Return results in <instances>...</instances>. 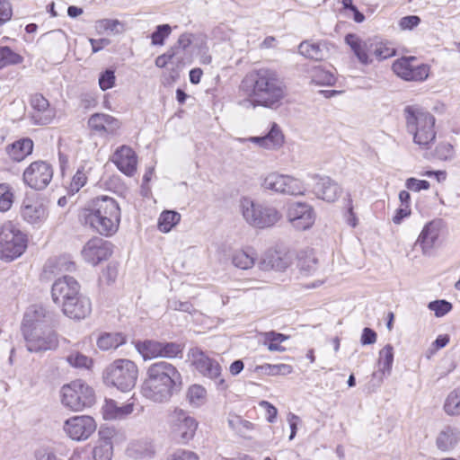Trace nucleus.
I'll use <instances>...</instances> for the list:
<instances>
[{
	"label": "nucleus",
	"mask_w": 460,
	"mask_h": 460,
	"mask_svg": "<svg viewBox=\"0 0 460 460\" xmlns=\"http://www.w3.org/2000/svg\"><path fill=\"white\" fill-rule=\"evenodd\" d=\"M255 254L254 252L246 251H237L233 254L232 262L239 269L248 270L254 265Z\"/></svg>",
	"instance_id": "47"
},
{
	"label": "nucleus",
	"mask_w": 460,
	"mask_h": 460,
	"mask_svg": "<svg viewBox=\"0 0 460 460\" xmlns=\"http://www.w3.org/2000/svg\"><path fill=\"white\" fill-rule=\"evenodd\" d=\"M99 433L102 437L93 450V460H111L113 454L112 442L110 438L103 437V430Z\"/></svg>",
	"instance_id": "36"
},
{
	"label": "nucleus",
	"mask_w": 460,
	"mask_h": 460,
	"mask_svg": "<svg viewBox=\"0 0 460 460\" xmlns=\"http://www.w3.org/2000/svg\"><path fill=\"white\" fill-rule=\"evenodd\" d=\"M317 262L318 260L312 249L301 251L298 254L297 267L304 276L313 274L317 269Z\"/></svg>",
	"instance_id": "33"
},
{
	"label": "nucleus",
	"mask_w": 460,
	"mask_h": 460,
	"mask_svg": "<svg viewBox=\"0 0 460 460\" xmlns=\"http://www.w3.org/2000/svg\"><path fill=\"white\" fill-rule=\"evenodd\" d=\"M183 347L176 342H161V358H175L181 354Z\"/></svg>",
	"instance_id": "54"
},
{
	"label": "nucleus",
	"mask_w": 460,
	"mask_h": 460,
	"mask_svg": "<svg viewBox=\"0 0 460 460\" xmlns=\"http://www.w3.org/2000/svg\"><path fill=\"white\" fill-rule=\"evenodd\" d=\"M259 369L261 370L262 373L270 375V376H277V375H282L286 376L293 371V367L290 365L288 364H264L261 367H259Z\"/></svg>",
	"instance_id": "52"
},
{
	"label": "nucleus",
	"mask_w": 460,
	"mask_h": 460,
	"mask_svg": "<svg viewBox=\"0 0 460 460\" xmlns=\"http://www.w3.org/2000/svg\"><path fill=\"white\" fill-rule=\"evenodd\" d=\"M111 161L127 176H132L137 171V158L136 153L128 146L119 147L115 151Z\"/></svg>",
	"instance_id": "23"
},
{
	"label": "nucleus",
	"mask_w": 460,
	"mask_h": 460,
	"mask_svg": "<svg viewBox=\"0 0 460 460\" xmlns=\"http://www.w3.org/2000/svg\"><path fill=\"white\" fill-rule=\"evenodd\" d=\"M116 76L113 69H106L99 76V85L102 91L112 88L115 85Z\"/></svg>",
	"instance_id": "55"
},
{
	"label": "nucleus",
	"mask_w": 460,
	"mask_h": 460,
	"mask_svg": "<svg viewBox=\"0 0 460 460\" xmlns=\"http://www.w3.org/2000/svg\"><path fill=\"white\" fill-rule=\"evenodd\" d=\"M14 193L8 183H0V212H7L13 206Z\"/></svg>",
	"instance_id": "48"
},
{
	"label": "nucleus",
	"mask_w": 460,
	"mask_h": 460,
	"mask_svg": "<svg viewBox=\"0 0 460 460\" xmlns=\"http://www.w3.org/2000/svg\"><path fill=\"white\" fill-rule=\"evenodd\" d=\"M80 220L95 232L110 236L119 228L120 208L114 199L102 196L81 212Z\"/></svg>",
	"instance_id": "3"
},
{
	"label": "nucleus",
	"mask_w": 460,
	"mask_h": 460,
	"mask_svg": "<svg viewBox=\"0 0 460 460\" xmlns=\"http://www.w3.org/2000/svg\"><path fill=\"white\" fill-rule=\"evenodd\" d=\"M55 314L47 310L44 306L40 305H32L27 308L22 323V332L25 329L40 328L51 325L54 322Z\"/></svg>",
	"instance_id": "18"
},
{
	"label": "nucleus",
	"mask_w": 460,
	"mask_h": 460,
	"mask_svg": "<svg viewBox=\"0 0 460 460\" xmlns=\"http://www.w3.org/2000/svg\"><path fill=\"white\" fill-rule=\"evenodd\" d=\"M405 186L409 190L418 192L421 190H429L430 185L428 181L411 177L406 180Z\"/></svg>",
	"instance_id": "60"
},
{
	"label": "nucleus",
	"mask_w": 460,
	"mask_h": 460,
	"mask_svg": "<svg viewBox=\"0 0 460 460\" xmlns=\"http://www.w3.org/2000/svg\"><path fill=\"white\" fill-rule=\"evenodd\" d=\"M92 171V166L88 162H84L74 175L67 189L69 194L74 195L83 188L87 181V175Z\"/></svg>",
	"instance_id": "34"
},
{
	"label": "nucleus",
	"mask_w": 460,
	"mask_h": 460,
	"mask_svg": "<svg viewBox=\"0 0 460 460\" xmlns=\"http://www.w3.org/2000/svg\"><path fill=\"white\" fill-rule=\"evenodd\" d=\"M404 118L407 131L413 136V142L428 147L436 138L435 117L418 106H406Z\"/></svg>",
	"instance_id": "4"
},
{
	"label": "nucleus",
	"mask_w": 460,
	"mask_h": 460,
	"mask_svg": "<svg viewBox=\"0 0 460 460\" xmlns=\"http://www.w3.org/2000/svg\"><path fill=\"white\" fill-rule=\"evenodd\" d=\"M289 260L287 255L278 251L266 252L259 262V267L262 270L283 271L289 266Z\"/></svg>",
	"instance_id": "27"
},
{
	"label": "nucleus",
	"mask_w": 460,
	"mask_h": 460,
	"mask_svg": "<svg viewBox=\"0 0 460 460\" xmlns=\"http://www.w3.org/2000/svg\"><path fill=\"white\" fill-rule=\"evenodd\" d=\"M36 460H58L55 453L47 447H40L35 452Z\"/></svg>",
	"instance_id": "64"
},
{
	"label": "nucleus",
	"mask_w": 460,
	"mask_h": 460,
	"mask_svg": "<svg viewBox=\"0 0 460 460\" xmlns=\"http://www.w3.org/2000/svg\"><path fill=\"white\" fill-rule=\"evenodd\" d=\"M311 80L318 85H333L336 82L334 75L321 66H315L311 71Z\"/></svg>",
	"instance_id": "44"
},
{
	"label": "nucleus",
	"mask_w": 460,
	"mask_h": 460,
	"mask_svg": "<svg viewBox=\"0 0 460 460\" xmlns=\"http://www.w3.org/2000/svg\"><path fill=\"white\" fill-rule=\"evenodd\" d=\"M181 214L173 210H164L158 219V229L163 233L170 232L181 220Z\"/></svg>",
	"instance_id": "43"
},
{
	"label": "nucleus",
	"mask_w": 460,
	"mask_h": 460,
	"mask_svg": "<svg viewBox=\"0 0 460 460\" xmlns=\"http://www.w3.org/2000/svg\"><path fill=\"white\" fill-rule=\"evenodd\" d=\"M444 411L449 416L460 415V386L450 392L447 396L444 402Z\"/></svg>",
	"instance_id": "45"
},
{
	"label": "nucleus",
	"mask_w": 460,
	"mask_h": 460,
	"mask_svg": "<svg viewBox=\"0 0 460 460\" xmlns=\"http://www.w3.org/2000/svg\"><path fill=\"white\" fill-rule=\"evenodd\" d=\"M80 292V285L77 280L70 276H64L55 280L51 288L53 302L61 306L66 302L73 299Z\"/></svg>",
	"instance_id": "15"
},
{
	"label": "nucleus",
	"mask_w": 460,
	"mask_h": 460,
	"mask_svg": "<svg viewBox=\"0 0 460 460\" xmlns=\"http://www.w3.org/2000/svg\"><path fill=\"white\" fill-rule=\"evenodd\" d=\"M207 391L199 385H191L187 392V398L190 404L200 406L206 401Z\"/></svg>",
	"instance_id": "49"
},
{
	"label": "nucleus",
	"mask_w": 460,
	"mask_h": 460,
	"mask_svg": "<svg viewBox=\"0 0 460 460\" xmlns=\"http://www.w3.org/2000/svg\"><path fill=\"white\" fill-rule=\"evenodd\" d=\"M428 307L434 311L437 317H442L452 309V305L446 300H436L430 302Z\"/></svg>",
	"instance_id": "56"
},
{
	"label": "nucleus",
	"mask_w": 460,
	"mask_h": 460,
	"mask_svg": "<svg viewBox=\"0 0 460 460\" xmlns=\"http://www.w3.org/2000/svg\"><path fill=\"white\" fill-rule=\"evenodd\" d=\"M168 308L174 311H181L185 313H190L193 311V305L191 303L188 301H179L177 299H170L168 300Z\"/></svg>",
	"instance_id": "61"
},
{
	"label": "nucleus",
	"mask_w": 460,
	"mask_h": 460,
	"mask_svg": "<svg viewBox=\"0 0 460 460\" xmlns=\"http://www.w3.org/2000/svg\"><path fill=\"white\" fill-rule=\"evenodd\" d=\"M22 335L26 341L27 349L31 352L53 350L58 346V334L51 325L25 329Z\"/></svg>",
	"instance_id": "9"
},
{
	"label": "nucleus",
	"mask_w": 460,
	"mask_h": 460,
	"mask_svg": "<svg viewBox=\"0 0 460 460\" xmlns=\"http://www.w3.org/2000/svg\"><path fill=\"white\" fill-rule=\"evenodd\" d=\"M133 410L134 402L119 405L116 401L110 399L105 401L102 407V415L108 420H122L131 414Z\"/></svg>",
	"instance_id": "30"
},
{
	"label": "nucleus",
	"mask_w": 460,
	"mask_h": 460,
	"mask_svg": "<svg viewBox=\"0 0 460 460\" xmlns=\"http://www.w3.org/2000/svg\"><path fill=\"white\" fill-rule=\"evenodd\" d=\"M172 32V28L169 24L158 25L155 31L151 35L152 44L163 46L164 40L169 37Z\"/></svg>",
	"instance_id": "53"
},
{
	"label": "nucleus",
	"mask_w": 460,
	"mask_h": 460,
	"mask_svg": "<svg viewBox=\"0 0 460 460\" xmlns=\"http://www.w3.org/2000/svg\"><path fill=\"white\" fill-rule=\"evenodd\" d=\"M22 61V58L9 47H0V69L10 65L19 64Z\"/></svg>",
	"instance_id": "51"
},
{
	"label": "nucleus",
	"mask_w": 460,
	"mask_h": 460,
	"mask_svg": "<svg viewBox=\"0 0 460 460\" xmlns=\"http://www.w3.org/2000/svg\"><path fill=\"white\" fill-rule=\"evenodd\" d=\"M53 169L49 164L44 161L31 163L23 172L22 180L30 188L41 190L51 181Z\"/></svg>",
	"instance_id": "11"
},
{
	"label": "nucleus",
	"mask_w": 460,
	"mask_h": 460,
	"mask_svg": "<svg viewBox=\"0 0 460 460\" xmlns=\"http://www.w3.org/2000/svg\"><path fill=\"white\" fill-rule=\"evenodd\" d=\"M66 361L70 366L76 368L90 369L93 365V359L81 352L75 351L66 357Z\"/></svg>",
	"instance_id": "50"
},
{
	"label": "nucleus",
	"mask_w": 460,
	"mask_h": 460,
	"mask_svg": "<svg viewBox=\"0 0 460 460\" xmlns=\"http://www.w3.org/2000/svg\"><path fill=\"white\" fill-rule=\"evenodd\" d=\"M174 431L181 438V442L186 443L190 440L197 429L198 422L193 417L189 416L183 411L177 412Z\"/></svg>",
	"instance_id": "24"
},
{
	"label": "nucleus",
	"mask_w": 460,
	"mask_h": 460,
	"mask_svg": "<svg viewBox=\"0 0 460 460\" xmlns=\"http://www.w3.org/2000/svg\"><path fill=\"white\" fill-rule=\"evenodd\" d=\"M193 35L191 33H182L177 42L170 49L176 55L177 66H184L186 64L185 52L192 43Z\"/></svg>",
	"instance_id": "35"
},
{
	"label": "nucleus",
	"mask_w": 460,
	"mask_h": 460,
	"mask_svg": "<svg viewBox=\"0 0 460 460\" xmlns=\"http://www.w3.org/2000/svg\"><path fill=\"white\" fill-rule=\"evenodd\" d=\"M315 181L314 192L318 199L327 202H334L341 193V187L329 176L314 175Z\"/></svg>",
	"instance_id": "22"
},
{
	"label": "nucleus",
	"mask_w": 460,
	"mask_h": 460,
	"mask_svg": "<svg viewBox=\"0 0 460 460\" xmlns=\"http://www.w3.org/2000/svg\"><path fill=\"white\" fill-rule=\"evenodd\" d=\"M239 206L244 220L253 227H270L281 218L280 212L275 207L255 202L247 197L240 199Z\"/></svg>",
	"instance_id": "6"
},
{
	"label": "nucleus",
	"mask_w": 460,
	"mask_h": 460,
	"mask_svg": "<svg viewBox=\"0 0 460 460\" xmlns=\"http://www.w3.org/2000/svg\"><path fill=\"white\" fill-rule=\"evenodd\" d=\"M182 378L178 369L166 361L150 365L142 384L144 397L155 402H164L181 390Z\"/></svg>",
	"instance_id": "2"
},
{
	"label": "nucleus",
	"mask_w": 460,
	"mask_h": 460,
	"mask_svg": "<svg viewBox=\"0 0 460 460\" xmlns=\"http://www.w3.org/2000/svg\"><path fill=\"white\" fill-rule=\"evenodd\" d=\"M98 27L113 33H119L123 31V24L119 20L102 19L98 22Z\"/></svg>",
	"instance_id": "57"
},
{
	"label": "nucleus",
	"mask_w": 460,
	"mask_h": 460,
	"mask_svg": "<svg viewBox=\"0 0 460 460\" xmlns=\"http://www.w3.org/2000/svg\"><path fill=\"white\" fill-rule=\"evenodd\" d=\"M138 376L137 366L129 359L119 358L111 363L103 371L104 383L126 393L131 391Z\"/></svg>",
	"instance_id": "5"
},
{
	"label": "nucleus",
	"mask_w": 460,
	"mask_h": 460,
	"mask_svg": "<svg viewBox=\"0 0 460 460\" xmlns=\"http://www.w3.org/2000/svg\"><path fill=\"white\" fill-rule=\"evenodd\" d=\"M30 104L32 110L30 113V119L34 125L44 126L51 123L56 112L42 94L35 93L31 95Z\"/></svg>",
	"instance_id": "17"
},
{
	"label": "nucleus",
	"mask_w": 460,
	"mask_h": 460,
	"mask_svg": "<svg viewBox=\"0 0 460 460\" xmlns=\"http://www.w3.org/2000/svg\"><path fill=\"white\" fill-rule=\"evenodd\" d=\"M192 358L193 365L202 376L213 379L218 389L226 390L227 388L225 379L221 377L222 369L217 360L198 349L193 350Z\"/></svg>",
	"instance_id": "13"
},
{
	"label": "nucleus",
	"mask_w": 460,
	"mask_h": 460,
	"mask_svg": "<svg viewBox=\"0 0 460 460\" xmlns=\"http://www.w3.org/2000/svg\"><path fill=\"white\" fill-rule=\"evenodd\" d=\"M394 362V347L391 344H386L380 351L378 358L379 371L384 376H389L392 371Z\"/></svg>",
	"instance_id": "41"
},
{
	"label": "nucleus",
	"mask_w": 460,
	"mask_h": 460,
	"mask_svg": "<svg viewBox=\"0 0 460 460\" xmlns=\"http://www.w3.org/2000/svg\"><path fill=\"white\" fill-rule=\"evenodd\" d=\"M264 344L267 345L268 349L270 351H285L286 349L281 346V343L288 339V336L276 332L274 331L264 332Z\"/></svg>",
	"instance_id": "46"
},
{
	"label": "nucleus",
	"mask_w": 460,
	"mask_h": 460,
	"mask_svg": "<svg viewBox=\"0 0 460 460\" xmlns=\"http://www.w3.org/2000/svg\"><path fill=\"white\" fill-rule=\"evenodd\" d=\"M75 270V264L74 261H70L67 257L63 256L59 257L55 261H49L45 267V273H52L55 274L57 272H72Z\"/></svg>",
	"instance_id": "38"
},
{
	"label": "nucleus",
	"mask_w": 460,
	"mask_h": 460,
	"mask_svg": "<svg viewBox=\"0 0 460 460\" xmlns=\"http://www.w3.org/2000/svg\"><path fill=\"white\" fill-rule=\"evenodd\" d=\"M136 349L142 355L145 360L161 357V342L159 341H139L137 342Z\"/></svg>",
	"instance_id": "40"
},
{
	"label": "nucleus",
	"mask_w": 460,
	"mask_h": 460,
	"mask_svg": "<svg viewBox=\"0 0 460 460\" xmlns=\"http://www.w3.org/2000/svg\"><path fill=\"white\" fill-rule=\"evenodd\" d=\"M460 442V429L453 426L444 427L436 438L437 447L443 452L452 451Z\"/></svg>",
	"instance_id": "25"
},
{
	"label": "nucleus",
	"mask_w": 460,
	"mask_h": 460,
	"mask_svg": "<svg viewBox=\"0 0 460 460\" xmlns=\"http://www.w3.org/2000/svg\"><path fill=\"white\" fill-rule=\"evenodd\" d=\"M125 341L126 339L121 333H104L98 339L97 345L99 349L108 350L117 349L119 346L124 344Z\"/></svg>",
	"instance_id": "42"
},
{
	"label": "nucleus",
	"mask_w": 460,
	"mask_h": 460,
	"mask_svg": "<svg viewBox=\"0 0 460 460\" xmlns=\"http://www.w3.org/2000/svg\"><path fill=\"white\" fill-rule=\"evenodd\" d=\"M13 10L8 0H0V26L10 21Z\"/></svg>",
	"instance_id": "62"
},
{
	"label": "nucleus",
	"mask_w": 460,
	"mask_h": 460,
	"mask_svg": "<svg viewBox=\"0 0 460 460\" xmlns=\"http://www.w3.org/2000/svg\"><path fill=\"white\" fill-rule=\"evenodd\" d=\"M250 142L255 143L264 148H276L282 146L284 142V136L279 126L273 122L270 131L261 137H252L247 139Z\"/></svg>",
	"instance_id": "29"
},
{
	"label": "nucleus",
	"mask_w": 460,
	"mask_h": 460,
	"mask_svg": "<svg viewBox=\"0 0 460 460\" xmlns=\"http://www.w3.org/2000/svg\"><path fill=\"white\" fill-rule=\"evenodd\" d=\"M95 402L92 387L82 380H75L61 388V402L67 409L79 411Z\"/></svg>",
	"instance_id": "8"
},
{
	"label": "nucleus",
	"mask_w": 460,
	"mask_h": 460,
	"mask_svg": "<svg viewBox=\"0 0 460 460\" xmlns=\"http://www.w3.org/2000/svg\"><path fill=\"white\" fill-rule=\"evenodd\" d=\"M5 150L10 159L21 162L32 153L33 142L28 137L22 138L8 145Z\"/></svg>",
	"instance_id": "31"
},
{
	"label": "nucleus",
	"mask_w": 460,
	"mask_h": 460,
	"mask_svg": "<svg viewBox=\"0 0 460 460\" xmlns=\"http://www.w3.org/2000/svg\"><path fill=\"white\" fill-rule=\"evenodd\" d=\"M27 248V237L12 221L0 226V258L12 261L20 257Z\"/></svg>",
	"instance_id": "7"
},
{
	"label": "nucleus",
	"mask_w": 460,
	"mask_h": 460,
	"mask_svg": "<svg viewBox=\"0 0 460 460\" xmlns=\"http://www.w3.org/2000/svg\"><path fill=\"white\" fill-rule=\"evenodd\" d=\"M288 217L293 226L298 230L308 229L314 222L313 208L302 202H296L289 207Z\"/></svg>",
	"instance_id": "20"
},
{
	"label": "nucleus",
	"mask_w": 460,
	"mask_h": 460,
	"mask_svg": "<svg viewBox=\"0 0 460 460\" xmlns=\"http://www.w3.org/2000/svg\"><path fill=\"white\" fill-rule=\"evenodd\" d=\"M262 186L266 190L292 196L304 195L306 190L301 180L278 172L269 173L264 178Z\"/></svg>",
	"instance_id": "10"
},
{
	"label": "nucleus",
	"mask_w": 460,
	"mask_h": 460,
	"mask_svg": "<svg viewBox=\"0 0 460 460\" xmlns=\"http://www.w3.org/2000/svg\"><path fill=\"white\" fill-rule=\"evenodd\" d=\"M171 61H172L176 64V55H175V53H173V51H172L171 49H168L167 52H165L163 55L158 56L155 58V64L157 67L164 68Z\"/></svg>",
	"instance_id": "63"
},
{
	"label": "nucleus",
	"mask_w": 460,
	"mask_h": 460,
	"mask_svg": "<svg viewBox=\"0 0 460 460\" xmlns=\"http://www.w3.org/2000/svg\"><path fill=\"white\" fill-rule=\"evenodd\" d=\"M96 424L90 416H75L65 421L64 430L74 440H85L95 430Z\"/></svg>",
	"instance_id": "14"
},
{
	"label": "nucleus",
	"mask_w": 460,
	"mask_h": 460,
	"mask_svg": "<svg viewBox=\"0 0 460 460\" xmlns=\"http://www.w3.org/2000/svg\"><path fill=\"white\" fill-rule=\"evenodd\" d=\"M227 423L233 431L243 438H250V433L253 429V424L252 422L235 414L228 415Z\"/></svg>",
	"instance_id": "37"
},
{
	"label": "nucleus",
	"mask_w": 460,
	"mask_h": 460,
	"mask_svg": "<svg viewBox=\"0 0 460 460\" xmlns=\"http://www.w3.org/2000/svg\"><path fill=\"white\" fill-rule=\"evenodd\" d=\"M298 51L301 55L314 60H322L325 55L323 44L309 41L301 42L298 46Z\"/></svg>",
	"instance_id": "39"
},
{
	"label": "nucleus",
	"mask_w": 460,
	"mask_h": 460,
	"mask_svg": "<svg viewBox=\"0 0 460 460\" xmlns=\"http://www.w3.org/2000/svg\"><path fill=\"white\" fill-rule=\"evenodd\" d=\"M20 214L22 219L31 225H40L48 216L47 208L42 199L36 196H26L23 199Z\"/></svg>",
	"instance_id": "16"
},
{
	"label": "nucleus",
	"mask_w": 460,
	"mask_h": 460,
	"mask_svg": "<svg viewBox=\"0 0 460 460\" xmlns=\"http://www.w3.org/2000/svg\"><path fill=\"white\" fill-rule=\"evenodd\" d=\"M395 55V49L386 43L379 42L375 49V57L378 60H384Z\"/></svg>",
	"instance_id": "58"
},
{
	"label": "nucleus",
	"mask_w": 460,
	"mask_h": 460,
	"mask_svg": "<svg viewBox=\"0 0 460 460\" xmlns=\"http://www.w3.org/2000/svg\"><path fill=\"white\" fill-rule=\"evenodd\" d=\"M63 314L74 320H81L87 317L92 312L90 299L79 292L73 299L66 302L61 306Z\"/></svg>",
	"instance_id": "21"
},
{
	"label": "nucleus",
	"mask_w": 460,
	"mask_h": 460,
	"mask_svg": "<svg viewBox=\"0 0 460 460\" xmlns=\"http://www.w3.org/2000/svg\"><path fill=\"white\" fill-rule=\"evenodd\" d=\"M393 71L405 81H423L429 76V66L418 64L415 57H404L395 60Z\"/></svg>",
	"instance_id": "12"
},
{
	"label": "nucleus",
	"mask_w": 460,
	"mask_h": 460,
	"mask_svg": "<svg viewBox=\"0 0 460 460\" xmlns=\"http://www.w3.org/2000/svg\"><path fill=\"white\" fill-rule=\"evenodd\" d=\"M81 253L85 261L97 265L111 255V244L102 238L95 237L85 243Z\"/></svg>",
	"instance_id": "19"
},
{
	"label": "nucleus",
	"mask_w": 460,
	"mask_h": 460,
	"mask_svg": "<svg viewBox=\"0 0 460 460\" xmlns=\"http://www.w3.org/2000/svg\"><path fill=\"white\" fill-rule=\"evenodd\" d=\"M89 127L98 133L113 134L119 128V122L108 114L95 113L88 120Z\"/></svg>",
	"instance_id": "28"
},
{
	"label": "nucleus",
	"mask_w": 460,
	"mask_h": 460,
	"mask_svg": "<svg viewBox=\"0 0 460 460\" xmlns=\"http://www.w3.org/2000/svg\"><path fill=\"white\" fill-rule=\"evenodd\" d=\"M440 223L438 221H430L422 229L416 242L420 245L424 254L429 252L434 247L439 236Z\"/></svg>",
	"instance_id": "26"
},
{
	"label": "nucleus",
	"mask_w": 460,
	"mask_h": 460,
	"mask_svg": "<svg viewBox=\"0 0 460 460\" xmlns=\"http://www.w3.org/2000/svg\"><path fill=\"white\" fill-rule=\"evenodd\" d=\"M436 155L440 160H451L454 157V147L449 143H441L436 147Z\"/></svg>",
	"instance_id": "59"
},
{
	"label": "nucleus",
	"mask_w": 460,
	"mask_h": 460,
	"mask_svg": "<svg viewBox=\"0 0 460 460\" xmlns=\"http://www.w3.org/2000/svg\"><path fill=\"white\" fill-rule=\"evenodd\" d=\"M240 89L248 96L241 102L245 108L262 106L276 109L286 95V86L278 73L269 68L252 70L245 75Z\"/></svg>",
	"instance_id": "1"
},
{
	"label": "nucleus",
	"mask_w": 460,
	"mask_h": 460,
	"mask_svg": "<svg viewBox=\"0 0 460 460\" xmlns=\"http://www.w3.org/2000/svg\"><path fill=\"white\" fill-rule=\"evenodd\" d=\"M345 42L350 47L361 64L368 65L372 63L373 59L369 58V53H367L365 40L354 33H349L345 36Z\"/></svg>",
	"instance_id": "32"
}]
</instances>
